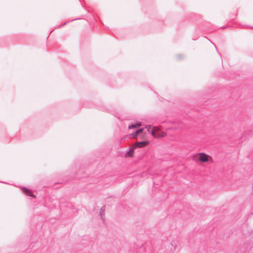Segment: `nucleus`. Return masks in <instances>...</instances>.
<instances>
[{"mask_svg": "<svg viewBox=\"0 0 253 253\" xmlns=\"http://www.w3.org/2000/svg\"><path fill=\"white\" fill-rule=\"evenodd\" d=\"M140 126H141V123H136V124H132V125L129 126H128V128L129 129H132V128H137V127H139Z\"/></svg>", "mask_w": 253, "mask_h": 253, "instance_id": "nucleus-5", "label": "nucleus"}, {"mask_svg": "<svg viewBox=\"0 0 253 253\" xmlns=\"http://www.w3.org/2000/svg\"><path fill=\"white\" fill-rule=\"evenodd\" d=\"M105 210V206L102 207L100 209V216H101V218L102 219H103V214H104Z\"/></svg>", "mask_w": 253, "mask_h": 253, "instance_id": "nucleus-7", "label": "nucleus"}, {"mask_svg": "<svg viewBox=\"0 0 253 253\" xmlns=\"http://www.w3.org/2000/svg\"><path fill=\"white\" fill-rule=\"evenodd\" d=\"M170 245L171 246V248L170 249V251L173 252L176 249V243L175 241H172L171 242Z\"/></svg>", "mask_w": 253, "mask_h": 253, "instance_id": "nucleus-6", "label": "nucleus"}, {"mask_svg": "<svg viewBox=\"0 0 253 253\" xmlns=\"http://www.w3.org/2000/svg\"><path fill=\"white\" fill-rule=\"evenodd\" d=\"M149 133H150L154 137H156V133H155V131L154 130H152V131H150V132H149Z\"/></svg>", "mask_w": 253, "mask_h": 253, "instance_id": "nucleus-10", "label": "nucleus"}, {"mask_svg": "<svg viewBox=\"0 0 253 253\" xmlns=\"http://www.w3.org/2000/svg\"><path fill=\"white\" fill-rule=\"evenodd\" d=\"M148 144V142L147 141H143L140 142H136L134 145L133 147L134 148L139 147L142 148L146 146Z\"/></svg>", "mask_w": 253, "mask_h": 253, "instance_id": "nucleus-2", "label": "nucleus"}, {"mask_svg": "<svg viewBox=\"0 0 253 253\" xmlns=\"http://www.w3.org/2000/svg\"><path fill=\"white\" fill-rule=\"evenodd\" d=\"M22 191L24 193H25L28 196H31V197H35V195L32 194L28 189H27L25 187H23L22 188Z\"/></svg>", "mask_w": 253, "mask_h": 253, "instance_id": "nucleus-3", "label": "nucleus"}, {"mask_svg": "<svg viewBox=\"0 0 253 253\" xmlns=\"http://www.w3.org/2000/svg\"><path fill=\"white\" fill-rule=\"evenodd\" d=\"M193 160L194 161L199 160L202 162H207L210 159H211V157L204 153H199L193 156Z\"/></svg>", "mask_w": 253, "mask_h": 253, "instance_id": "nucleus-1", "label": "nucleus"}, {"mask_svg": "<svg viewBox=\"0 0 253 253\" xmlns=\"http://www.w3.org/2000/svg\"><path fill=\"white\" fill-rule=\"evenodd\" d=\"M143 130V128H139L137 130H136L134 132L132 133L131 134V135L133 137L135 138L136 137L139 133H141Z\"/></svg>", "mask_w": 253, "mask_h": 253, "instance_id": "nucleus-4", "label": "nucleus"}, {"mask_svg": "<svg viewBox=\"0 0 253 253\" xmlns=\"http://www.w3.org/2000/svg\"><path fill=\"white\" fill-rule=\"evenodd\" d=\"M67 24V22H65L63 24H62L61 25H59L58 28H60V27H62V26H65L66 24Z\"/></svg>", "mask_w": 253, "mask_h": 253, "instance_id": "nucleus-11", "label": "nucleus"}, {"mask_svg": "<svg viewBox=\"0 0 253 253\" xmlns=\"http://www.w3.org/2000/svg\"><path fill=\"white\" fill-rule=\"evenodd\" d=\"M145 128L147 129V131L149 132H150V129L151 128V126L147 125L145 126Z\"/></svg>", "mask_w": 253, "mask_h": 253, "instance_id": "nucleus-9", "label": "nucleus"}, {"mask_svg": "<svg viewBox=\"0 0 253 253\" xmlns=\"http://www.w3.org/2000/svg\"><path fill=\"white\" fill-rule=\"evenodd\" d=\"M133 153H134L133 149H130V150L129 151L127 152L126 155L128 157H132L133 155Z\"/></svg>", "mask_w": 253, "mask_h": 253, "instance_id": "nucleus-8", "label": "nucleus"}]
</instances>
